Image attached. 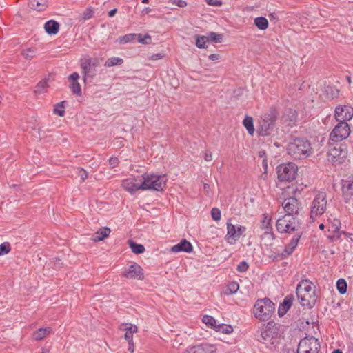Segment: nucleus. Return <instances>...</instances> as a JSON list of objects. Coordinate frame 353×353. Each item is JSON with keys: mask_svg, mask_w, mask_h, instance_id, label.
<instances>
[{"mask_svg": "<svg viewBox=\"0 0 353 353\" xmlns=\"http://www.w3.org/2000/svg\"><path fill=\"white\" fill-rule=\"evenodd\" d=\"M296 295L302 306L312 307L316 303L315 286L309 280L301 281L296 287Z\"/></svg>", "mask_w": 353, "mask_h": 353, "instance_id": "f257e3e1", "label": "nucleus"}, {"mask_svg": "<svg viewBox=\"0 0 353 353\" xmlns=\"http://www.w3.org/2000/svg\"><path fill=\"white\" fill-rule=\"evenodd\" d=\"M275 310L274 304L268 298L258 299L253 308L254 316L262 321H268Z\"/></svg>", "mask_w": 353, "mask_h": 353, "instance_id": "f03ea898", "label": "nucleus"}, {"mask_svg": "<svg viewBox=\"0 0 353 353\" xmlns=\"http://www.w3.org/2000/svg\"><path fill=\"white\" fill-rule=\"evenodd\" d=\"M276 230L279 233H296L302 232L301 223L296 216L285 214L279 218L276 224Z\"/></svg>", "mask_w": 353, "mask_h": 353, "instance_id": "7ed1b4c3", "label": "nucleus"}, {"mask_svg": "<svg viewBox=\"0 0 353 353\" xmlns=\"http://www.w3.org/2000/svg\"><path fill=\"white\" fill-rule=\"evenodd\" d=\"M143 190H163L165 188L167 179L165 175H157L145 173L141 176Z\"/></svg>", "mask_w": 353, "mask_h": 353, "instance_id": "20e7f679", "label": "nucleus"}, {"mask_svg": "<svg viewBox=\"0 0 353 353\" xmlns=\"http://www.w3.org/2000/svg\"><path fill=\"white\" fill-rule=\"evenodd\" d=\"M278 112L276 109L271 108L265 113L259 121V133L261 136H267L274 127L277 119Z\"/></svg>", "mask_w": 353, "mask_h": 353, "instance_id": "39448f33", "label": "nucleus"}, {"mask_svg": "<svg viewBox=\"0 0 353 353\" xmlns=\"http://www.w3.org/2000/svg\"><path fill=\"white\" fill-rule=\"evenodd\" d=\"M327 208V196L325 192H319L314 197L312 205L310 218L315 220L325 212Z\"/></svg>", "mask_w": 353, "mask_h": 353, "instance_id": "423d86ee", "label": "nucleus"}, {"mask_svg": "<svg viewBox=\"0 0 353 353\" xmlns=\"http://www.w3.org/2000/svg\"><path fill=\"white\" fill-rule=\"evenodd\" d=\"M298 167L293 163L281 164L276 168L278 179L281 181L290 182L297 174Z\"/></svg>", "mask_w": 353, "mask_h": 353, "instance_id": "0eeeda50", "label": "nucleus"}, {"mask_svg": "<svg viewBox=\"0 0 353 353\" xmlns=\"http://www.w3.org/2000/svg\"><path fill=\"white\" fill-rule=\"evenodd\" d=\"M310 150V142L304 139H295L287 147L288 154H307Z\"/></svg>", "mask_w": 353, "mask_h": 353, "instance_id": "6e6552de", "label": "nucleus"}, {"mask_svg": "<svg viewBox=\"0 0 353 353\" xmlns=\"http://www.w3.org/2000/svg\"><path fill=\"white\" fill-rule=\"evenodd\" d=\"M320 343L314 336H307L301 339L299 343L297 353H318Z\"/></svg>", "mask_w": 353, "mask_h": 353, "instance_id": "1a4fd4ad", "label": "nucleus"}, {"mask_svg": "<svg viewBox=\"0 0 353 353\" xmlns=\"http://www.w3.org/2000/svg\"><path fill=\"white\" fill-rule=\"evenodd\" d=\"M350 133V128L347 122H339L330 133V139L334 142L345 139Z\"/></svg>", "mask_w": 353, "mask_h": 353, "instance_id": "9d476101", "label": "nucleus"}, {"mask_svg": "<svg viewBox=\"0 0 353 353\" xmlns=\"http://www.w3.org/2000/svg\"><path fill=\"white\" fill-rule=\"evenodd\" d=\"M245 231V228L241 225H234L227 223V234L225 240L230 245H234Z\"/></svg>", "mask_w": 353, "mask_h": 353, "instance_id": "9b49d317", "label": "nucleus"}, {"mask_svg": "<svg viewBox=\"0 0 353 353\" xmlns=\"http://www.w3.org/2000/svg\"><path fill=\"white\" fill-rule=\"evenodd\" d=\"M100 64V59L99 58H85L81 60V67L83 69V80L89 76L93 77L96 68Z\"/></svg>", "mask_w": 353, "mask_h": 353, "instance_id": "f8f14e48", "label": "nucleus"}, {"mask_svg": "<svg viewBox=\"0 0 353 353\" xmlns=\"http://www.w3.org/2000/svg\"><path fill=\"white\" fill-rule=\"evenodd\" d=\"M282 206L286 212L285 214L296 216L301 210V203L294 196H290L283 200Z\"/></svg>", "mask_w": 353, "mask_h": 353, "instance_id": "ddd939ff", "label": "nucleus"}, {"mask_svg": "<svg viewBox=\"0 0 353 353\" xmlns=\"http://www.w3.org/2000/svg\"><path fill=\"white\" fill-rule=\"evenodd\" d=\"M216 350V345L205 342L189 346L183 353H214Z\"/></svg>", "mask_w": 353, "mask_h": 353, "instance_id": "4468645a", "label": "nucleus"}, {"mask_svg": "<svg viewBox=\"0 0 353 353\" xmlns=\"http://www.w3.org/2000/svg\"><path fill=\"white\" fill-rule=\"evenodd\" d=\"M343 197L346 203L353 206V179L348 177L341 182Z\"/></svg>", "mask_w": 353, "mask_h": 353, "instance_id": "2eb2a0df", "label": "nucleus"}, {"mask_svg": "<svg viewBox=\"0 0 353 353\" xmlns=\"http://www.w3.org/2000/svg\"><path fill=\"white\" fill-rule=\"evenodd\" d=\"M335 119L339 122H346L353 117V108L347 105L338 106L335 108Z\"/></svg>", "mask_w": 353, "mask_h": 353, "instance_id": "dca6fc26", "label": "nucleus"}, {"mask_svg": "<svg viewBox=\"0 0 353 353\" xmlns=\"http://www.w3.org/2000/svg\"><path fill=\"white\" fill-rule=\"evenodd\" d=\"M123 276L129 279L143 280L144 279L143 269L137 263H133L130 265L123 273Z\"/></svg>", "mask_w": 353, "mask_h": 353, "instance_id": "f3484780", "label": "nucleus"}, {"mask_svg": "<svg viewBox=\"0 0 353 353\" xmlns=\"http://www.w3.org/2000/svg\"><path fill=\"white\" fill-rule=\"evenodd\" d=\"M122 185L125 190L130 193L139 190H143L141 177L127 179L123 181Z\"/></svg>", "mask_w": 353, "mask_h": 353, "instance_id": "a211bd4d", "label": "nucleus"}, {"mask_svg": "<svg viewBox=\"0 0 353 353\" xmlns=\"http://www.w3.org/2000/svg\"><path fill=\"white\" fill-rule=\"evenodd\" d=\"M272 323H268L265 327L261 330L259 341L264 344H273L274 338L276 332L272 330Z\"/></svg>", "mask_w": 353, "mask_h": 353, "instance_id": "6ab92c4d", "label": "nucleus"}, {"mask_svg": "<svg viewBox=\"0 0 353 353\" xmlns=\"http://www.w3.org/2000/svg\"><path fill=\"white\" fill-rule=\"evenodd\" d=\"M302 234L303 232H296L290 243L285 245L284 250L281 253L282 258L288 256L294 251Z\"/></svg>", "mask_w": 353, "mask_h": 353, "instance_id": "aec40b11", "label": "nucleus"}, {"mask_svg": "<svg viewBox=\"0 0 353 353\" xmlns=\"http://www.w3.org/2000/svg\"><path fill=\"white\" fill-rule=\"evenodd\" d=\"M302 234L303 232H296L290 243L285 245L284 250L281 253L282 258L288 256L294 251Z\"/></svg>", "mask_w": 353, "mask_h": 353, "instance_id": "412c9836", "label": "nucleus"}, {"mask_svg": "<svg viewBox=\"0 0 353 353\" xmlns=\"http://www.w3.org/2000/svg\"><path fill=\"white\" fill-rule=\"evenodd\" d=\"M79 79V75L77 72H73L72 74L69 76V79L71 80L70 88L72 93L76 94L77 96L81 95V88L80 84L78 82Z\"/></svg>", "mask_w": 353, "mask_h": 353, "instance_id": "4be33fe9", "label": "nucleus"}, {"mask_svg": "<svg viewBox=\"0 0 353 353\" xmlns=\"http://www.w3.org/2000/svg\"><path fill=\"white\" fill-rule=\"evenodd\" d=\"M192 250V244L188 241L186 239H183L176 245H173L170 248V251L172 252H190Z\"/></svg>", "mask_w": 353, "mask_h": 353, "instance_id": "5701e85b", "label": "nucleus"}, {"mask_svg": "<svg viewBox=\"0 0 353 353\" xmlns=\"http://www.w3.org/2000/svg\"><path fill=\"white\" fill-rule=\"evenodd\" d=\"M293 296L288 295L287 296L282 303L280 304L278 310V314L280 316H283L287 311L290 308L293 302Z\"/></svg>", "mask_w": 353, "mask_h": 353, "instance_id": "b1692460", "label": "nucleus"}, {"mask_svg": "<svg viewBox=\"0 0 353 353\" xmlns=\"http://www.w3.org/2000/svg\"><path fill=\"white\" fill-rule=\"evenodd\" d=\"M52 332L50 327H41L34 332L32 337L36 341H41L49 336Z\"/></svg>", "mask_w": 353, "mask_h": 353, "instance_id": "393cba45", "label": "nucleus"}, {"mask_svg": "<svg viewBox=\"0 0 353 353\" xmlns=\"http://www.w3.org/2000/svg\"><path fill=\"white\" fill-rule=\"evenodd\" d=\"M28 6L30 8L42 11L46 10L48 6L47 0H28Z\"/></svg>", "mask_w": 353, "mask_h": 353, "instance_id": "a878e982", "label": "nucleus"}, {"mask_svg": "<svg viewBox=\"0 0 353 353\" xmlns=\"http://www.w3.org/2000/svg\"><path fill=\"white\" fill-rule=\"evenodd\" d=\"M46 32L49 34H55L59 29V24L54 20L47 21L44 25Z\"/></svg>", "mask_w": 353, "mask_h": 353, "instance_id": "bb28decb", "label": "nucleus"}, {"mask_svg": "<svg viewBox=\"0 0 353 353\" xmlns=\"http://www.w3.org/2000/svg\"><path fill=\"white\" fill-rule=\"evenodd\" d=\"M110 233V230L108 228L100 229L93 234L92 240L94 242L103 241L109 236Z\"/></svg>", "mask_w": 353, "mask_h": 353, "instance_id": "cd10ccee", "label": "nucleus"}, {"mask_svg": "<svg viewBox=\"0 0 353 353\" xmlns=\"http://www.w3.org/2000/svg\"><path fill=\"white\" fill-rule=\"evenodd\" d=\"M261 228L265 230L264 235L265 236L273 239V233L271 232L272 228L270 227V219H268L267 216L264 218L261 223Z\"/></svg>", "mask_w": 353, "mask_h": 353, "instance_id": "c85d7f7f", "label": "nucleus"}, {"mask_svg": "<svg viewBox=\"0 0 353 353\" xmlns=\"http://www.w3.org/2000/svg\"><path fill=\"white\" fill-rule=\"evenodd\" d=\"M254 25L261 30H265L268 28V21L263 17H259L254 19Z\"/></svg>", "mask_w": 353, "mask_h": 353, "instance_id": "c756f323", "label": "nucleus"}, {"mask_svg": "<svg viewBox=\"0 0 353 353\" xmlns=\"http://www.w3.org/2000/svg\"><path fill=\"white\" fill-rule=\"evenodd\" d=\"M244 127L248 130L250 135H252L254 132V128L253 123V119L251 117L246 116L243 121Z\"/></svg>", "mask_w": 353, "mask_h": 353, "instance_id": "7c9ffc66", "label": "nucleus"}, {"mask_svg": "<svg viewBox=\"0 0 353 353\" xmlns=\"http://www.w3.org/2000/svg\"><path fill=\"white\" fill-rule=\"evenodd\" d=\"M141 34H125L123 37H119V43H129L133 40L137 39V38H141Z\"/></svg>", "mask_w": 353, "mask_h": 353, "instance_id": "2f4dec72", "label": "nucleus"}, {"mask_svg": "<svg viewBox=\"0 0 353 353\" xmlns=\"http://www.w3.org/2000/svg\"><path fill=\"white\" fill-rule=\"evenodd\" d=\"M202 321L205 323L208 327L212 328L214 330L217 326L216 320L211 316L205 315L202 319Z\"/></svg>", "mask_w": 353, "mask_h": 353, "instance_id": "473e14b6", "label": "nucleus"}, {"mask_svg": "<svg viewBox=\"0 0 353 353\" xmlns=\"http://www.w3.org/2000/svg\"><path fill=\"white\" fill-rule=\"evenodd\" d=\"M123 63V60L119 57H111L109 58L105 63L104 65L108 68H110L115 65H121Z\"/></svg>", "mask_w": 353, "mask_h": 353, "instance_id": "72a5a7b5", "label": "nucleus"}, {"mask_svg": "<svg viewBox=\"0 0 353 353\" xmlns=\"http://www.w3.org/2000/svg\"><path fill=\"white\" fill-rule=\"evenodd\" d=\"M130 248L134 254H141L145 251V248L141 244H137L132 241H129Z\"/></svg>", "mask_w": 353, "mask_h": 353, "instance_id": "f704fd0d", "label": "nucleus"}, {"mask_svg": "<svg viewBox=\"0 0 353 353\" xmlns=\"http://www.w3.org/2000/svg\"><path fill=\"white\" fill-rule=\"evenodd\" d=\"M239 285L238 283L231 282L228 285L224 293L225 295H228V296L231 295V294H233L235 292H236L237 290H239Z\"/></svg>", "mask_w": 353, "mask_h": 353, "instance_id": "c9c22d12", "label": "nucleus"}, {"mask_svg": "<svg viewBox=\"0 0 353 353\" xmlns=\"http://www.w3.org/2000/svg\"><path fill=\"white\" fill-rule=\"evenodd\" d=\"M48 87V81L46 79L39 81L35 87L34 92L37 94H41L46 92Z\"/></svg>", "mask_w": 353, "mask_h": 353, "instance_id": "e433bc0d", "label": "nucleus"}, {"mask_svg": "<svg viewBox=\"0 0 353 353\" xmlns=\"http://www.w3.org/2000/svg\"><path fill=\"white\" fill-rule=\"evenodd\" d=\"M209 41V37L203 35L196 36V46L199 48H205V43Z\"/></svg>", "mask_w": 353, "mask_h": 353, "instance_id": "4c0bfd02", "label": "nucleus"}, {"mask_svg": "<svg viewBox=\"0 0 353 353\" xmlns=\"http://www.w3.org/2000/svg\"><path fill=\"white\" fill-rule=\"evenodd\" d=\"M65 101H61L60 103H58L54 105L53 113L59 115V117H63L65 115V106H64Z\"/></svg>", "mask_w": 353, "mask_h": 353, "instance_id": "58836bf2", "label": "nucleus"}, {"mask_svg": "<svg viewBox=\"0 0 353 353\" xmlns=\"http://www.w3.org/2000/svg\"><path fill=\"white\" fill-rule=\"evenodd\" d=\"M336 288L340 294H344L347 292V283L345 279H340L336 283Z\"/></svg>", "mask_w": 353, "mask_h": 353, "instance_id": "ea45409f", "label": "nucleus"}, {"mask_svg": "<svg viewBox=\"0 0 353 353\" xmlns=\"http://www.w3.org/2000/svg\"><path fill=\"white\" fill-rule=\"evenodd\" d=\"M215 330L223 334H230L233 332V328L231 325L221 324L218 325Z\"/></svg>", "mask_w": 353, "mask_h": 353, "instance_id": "a19ab883", "label": "nucleus"}, {"mask_svg": "<svg viewBox=\"0 0 353 353\" xmlns=\"http://www.w3.org/2000/svg\"><path fill=\"white\" fill-rule=\"evenodd\" d=\"M36 54V49L34 48H28L23 49V59L27 60L32 59Z\"/></svg>", "mask_w": 353, "mask_h": 353, "instance_id": "79ce46f5", "label": "nucleus"}, {"mask_svg": "<svg viewBox=\"0 0 353 353\" xmlns=\"http://www.w3.org/2000/svg\"><path fill=\"white\" fill-rule=\"evenodd\" d=\"M208 37H209V41H210L212 42H215V43H221L223 39L222 34H217L214 32H210L209 33V35L208 36Z\"/></svg>", "mask_w": 353, "mask_h": 353, "instance_id": "37998d69", "label": "nucleus"}, {"mask_svg": "<svg viewBox=\"0 0 353 353\" xmlns=\"http://www.w3.org/2000/svg\"><path fill=\"white\" fill-rule=\"evenodd\" d=\"M10 251V245L8 242H4L0 245V256L8 254Z\"/></svg>", "mask_w": 353, "mask_h": 353, "instance_id": "c03bdc74", "label": "nucleus"}, {"mask_svg": "<svg viewBox=\"0 0 353 353\" xmlns=\"http://www.w3.org/2000/svg\"><path fill=\"white\" fill-rule=\"evenodd\" d=\"M211 216L212 218L216 221H218L221 219V211L219 209L216 208H214L211 210Z\"/></svg>", "mask_w": 353, "mask_h": 353, "instance_id": "a18cd8bd", "label": "nucleus"}, {"mask_svg": "<svg viewBox=\"0 0 353 353\" xmlns=\"http://www.w3.org/2000/svg\"><path fill=\"white\" fill-rule=\"evenodd\" d=\"M93 14H94V10L92 8H88L83 13V19L85 21L88 20L93 16Z\"/></svg>", "mask_w": 353, "mask_h": 353, "instance_id": "49530a36", "label": "nucleus"}, {"mask_svg": "<svg viewBox=\"0 0 353 353\" xmlns=\"http://www.w3.org/2000/svg\"><path fill=\"white\" fill-rule=\"evenodd\" d=\"M139 43L142 44H148L151 41V37L148 34H146L144 37L141 36V38H137Z\"/></svg>", "mask_w": 353, "mask_h": 353, "instance_id": "de8ad7c7", "label": "nucleus"}, {"mask_svg": "<svg viewBox=\"0 0 353 353\" xmlns=\"http://www.w3.org/2000/svg\"><path fill=\"white\" fill-rule=\"evenodd\" d=\"M248 269V265L245 261H242L237 265V270L241 272H244L247 271Z\"/></svg>", "mask_w": 353, "mask_h": 353, "instance_id": "09e8293b", "label": "nucleus"}, {"mask_svg": "<svg viewBox=\"0 0 353 353\" xmlns=\"http://www.w3.org/2000/svg\"><path fill=\"white\" fill-rule=\"evenodd\" d=\"M170 2L180 8H184L187 6V3L183 0H171Z\"/></svg>", "mask_w": 353, "mask_h": 353, "instance_id": "8fccbe9b", "label": "nucleus"}, {"mask_svg": "<svg viewBox=\"0 0 353 353\" xmlns=\"http://www.w3.org/2000/svg\"><path fill=\"white\" fill-rule=\"evenodd\" d=\"M340 225V221L338 219H334V225L332 226V231L333 232H338L339 231Z\"/></svg>", "mask_w": 353, "mask_h": 353, "instance_id": "3c124183", "label": "nucleus"}, {"mask_svg": "<svg viewBox=\"0 0 353 353\" xmlns=\"http://www.w3.org/2000/svg\"><path fill=\"white\" fill-rule=\"evenodd\" d=\"M109 163L112 168H114L119 163V159L117 157H111L109 159Z\"/></svg>", "mask_w": 353, "mask_h": 353, "instance_id": "603ef678", "label": "nucleus"}, {"mask_svg": "<svg viewBox=\"0 0 353 353\" xmlns=\"http://www.w3.org/2000/svg\"><path fill=\"white\" fill-rule=\"evenodd\" d=\"M330 91L331 94H332V97L334 98V97H336L338 94H339V90L337 89H335L332 87H328L327 89H326V92H329Z\"/></svg>", "mask_w": 353, "mask_h": 353, "instance_id": "864d4df0", "label": "nucleus"}, {"mask_svg": "<svg viewBox=\"0 0 353 353\" xmlns=\"http://www.w3.org/2000/svg\"><path fill=\"white\" fill-rule=\"evenodd\" d=\"M206 3L209 6H221L222 5V2L219 0H206Z\"/></svg>", "mask_w": 353, "mask_h": 353, "instance_id": "5fc2aeb1", "label": "nucleus"}, {"mask_svg": "<svg viewBox=\"0 0 353 353\" xmlns=\"http://www.w3.org/2000/svg\"><path fill=\"white\" fill-rule=\"evenodd\" d=\"M78 176L84 181L88 177L87 172L83 169H79L78 172Z\"/></svg>", "mask_w": 353, "mask_h": 353, "instance_id": "6e6d98bb", "label": "nucleus"}, {"mask_svg": "<svg viewBox=\"0 0 353 353\" xmlns=\"http://www.w3.org/2000/svg\"><path fill=\"white\" fill-rule=\"evenodd\" d=\"M120 329L125 331V332H128L132 330V324L131 323L122 324L120 327Z\"/></svg>", "mask_w": 353, "mask_h": 353, "instance_id": "4d7b16f0", "label": "nucleus"}, {"mask_svg": "<svg viewBox=\"0 0 353 353\" xmlns=\"http://www.w3.org/2000/svg\"><path fill=\"white\" fill-rule=\"evenodd\" d=\"M164 57L163 54L161 53H157L154 54L152 56L150 57V60H159L162 59Z\"/></svg>", "mask_w": 353, "mask_h": 353, "instance_id": "13d9d810", "label": "nucleus"}, {"mask_svg": "<svg viewBox=\"0 0 353 353\" xmlns=\"http://www.w3.org/2000/svg\"><path fill=\"white\" fill-rule=\"evenodd\" d=\"M334 150H336V151H339V152L341 154L342 153H347V150H346V146L345 145H343V144H340L339 145V149H337L336 147L334 148Z\"/></svg>", "mask_w": 353, "mask_h": 353, "instance_id": "bf43d9fd", "label": "nucleus"}, {"mask_svg": "<svg viewBox=\"0 0 353 353\" xmlns=\"http://www.w3.org/2000/svg\"><path fill=\"white\" fill-rule=\"evenodd\" d=\"M125 339L128 342H132L133 341V334L128 332H125L124 335Z\"/></svg>", "mask_w": 353, "mask_h": 353, "instance_id": "052dcab7", "label": "nucleus"}, {"mask_svg": "<svg viewBox=\"0 0 353 353\" xmlns=\"http://www.w3.org/2000/svg\"><path fill=\"white\" fill-rule=\"evenodd\" d=\"M219 59V55L218 54H212L209 56V59L211 61H216Z\"/></svg>", "mask_w": 353, "mask_h": 353, "instance_id": "680f3d73", "label": "nucleus"}, {"mask_svg": "<svg viewBox=\"0 0 353 353\" xmlns=\"http://www.w3.org/2000/svg\"><path fill=\"white\" fill-rule=\"evenodd\" d=\"M128 351L130 352V353H133L134 352V342H128Z\"/></svg>", "mask_w": 353, "mask_h": 353, "instance_id": "e2e57ef3", "label": "nucleus"}, {"mask_svg": "<svg viewBox=\"0 0 353 353\" xmlns=\"http://www.w3.org/2000/svg\"><path fill=\"white\" fill-rule=\"evenodd\" d=\"M151 8H149V7H146L145 8L143 9V10L141 11V14L142 15H145V14H148V13H150L151 12Z\"/></svg>", "mask_w": 353, "mask_h": 353, "instance_id": "0e129e2a", "label": "nucleus"}, {"mask_svg": "<svg viewBox=\"0 0 353 353\" xmlns=\"http://www.w3.org/2000/svg\"><path fill=\"white\" fill-rule=\"evenodd\" d=\"M138 332V327L135 325L132 324V330L130 331V332L134 334L137 333Z\"/></svg>", "mask_w": 353, "mask_h": 353, "instance_id": "69168bd1", "label": "nucleus"}, {"mask_svg": "<svg viewBox=\"0 0 353 353\" xmlns=\"http://www.w3.org/2000/svg\"><path fill=\"white\" fill-rule=\"evenodd\" d=\"M117 12V8H114L112 10H111L109 12H108V16L112 17H113Z\"/></svg>", "mask_w": 353, "mask_h": 353, "instance_id": "338daca9", "label": "nucleus"}, {"mask_svg": "<svg viewBox=\"0 0 353 353\" xmlns=\"http://www.w3.org/2000/svg\"><path fill=\"white\" fill-rule=\"evenodd\" d=\"M49 352H50L49 349L43 347L41 349V353H49Z\"/></svg>", "mask_w": 353, "mask_h": 353, "instance_id": "774afa93", "label": "nucleus"}]
</instances>
